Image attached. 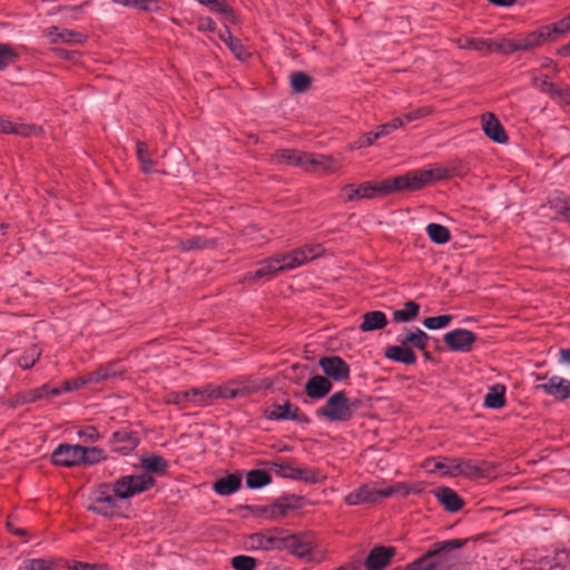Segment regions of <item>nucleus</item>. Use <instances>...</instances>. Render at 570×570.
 Here are the masks:
<instances>
[{
  "label": "nucleus",
  "instance_id": "1",
  "mask_svg": "<svg viewBox=\"0 0 570 570\" xmlns=\"http://www.w3.org/2000/svg\"><path fill=\"white\" fill-rule=\"evenodd\" d=\"M155 479L148 474L126 475L117 480L112 487L99 484L90 497L88 510L104 517L117 513V499H128L151 488Z\"/></svg>",
  "mask_w": 570,
  "mask_h": 570
},
{
  "label": "nucleus",
  "instance_id": "29",
  "mask_svg": "<svg viewBox=\"0 0 570 570\" xmlns=\"http://www.w3.org/2000/svg\"><path fill=\"white\" fill-rule=\"evenodd\" d=\"M304 154L293 149H282L273 155V160L277 164L295 165L303 168Z\"/></svg>",
  "mask_w": 570,
  "mask_h": 570
},
{
  "label": "nucleus",
  "instance_id": "40",
  "mask_svg": "<svg viewBox=\"0 0 570 570\" xmlns=\"http://www.w3.org/2000/svg\"><path fill=\"white\" fill-rule=\"evenodd\" d=\"M40 354L41 350L36 344L30 345L18 358L19 366L23 370L32 367L39 360Z\"/></svg>",
  "mask_w": 570,
  "mask_h": 570
},
{
  "label": "nucleus",
  "instance_id": "3",
  "mask_svg": "<svg viewBox=\"0 0 570 570\" xmlns=\"http://www.w3.org/2000/svg\"><path fill=\"white\" fill-rule=\"evenodd\" d=\"M448 177V170L442 167L424 170H412L401 176L377 181L379 196L384 197L392 193L403 190H417L433 181Z\"/></svg>",
  "mask_w": 570,
  "mask_h": 570
},
{
  "label": "nucleus",
  "instance_id": "19",
  "mask_svg": "<svg viewBox=\"0 0 570 570\" xmlns=\"http://www.w3.org/2000/svg\"><path fill=\"white\" fill-rule=\"evenodd\" d=\"M48 35L53 43L62 42L78 45L83 43L87 39V37L80 32L69 29H60L58 27H51Z\"/></svg>",
  "mask_w": 570,
  "mask_h": 570
},
{
  "label": "nucleus",
  "instance_id": "25",
  "mask_svg": "<svg viewBox=\"0 0 570 570\" xmlns=\"http://www.w3.org/2000/svg\"><path fill=\"white\" fill-rule=\"evenodd\" d=\"M397 341L401 345L424 350L428 345L429 335L424 331L415 328L414 331H407L403 335H400Z\"/></svg>",
  "mask_w": 570,
  "mask_h": 570
},
{
  "label": "nucleus",
  "instance_id": "12",
  "mask_svg": "<svg viewBox=\"0 0 570 570\" xmlns=\"http://www.w3.org/2000/svg\"><path fill=\"white\" fill-rule=\"evenodd\" d=\"M381 499L380 489H376L371 484H363L358 489L350 492L344 500L348 505H358L364 503H375Z\"/></svg>",
  "mask_w": 570,
  "mask_h": 570
},
{
  "label": "nucleus",
  "instance_id": "58",
  "mask_svg": "<svg viewBox=\"0 0 570 570\" xmlns=\"http://www.w3.org/2000/svg\"><path fill=\"white\" fill-rule=\"evenodd\" d=\"M199 4L209 7L213 11L220 13L222 11H226V1L225 0H197Z\"/></svg>",
  "mask_w": 570,
  "mask_h": 570
},
{
  "label": "nucleus",
  "instance_id": "63",
  "mask_svg": "<svg viewBox=\"0 0 570 570\" xmlns=\"http://www.w3.org/2000/svg\"><path fill=\"white\" fill-rule=\"evenodd\" d=\"M189 394H167V397L165 399L166 403H174V404H181Z\"/></svg>",
  "mask_w": 570,
  "mask_h": 570
},
{
  "label": "nucleus",
  "instance_id": "53",
  "mask_svg": "<svg viewBox=\"0 0 570 570\" xmlns=\"http://www.w3.org/2000/svg\"><path fill=\"white\" fill-rule=\"evenodd\" d=\"M82 450L86 452L83 455V461H82L85 463L92 464V463L101 461L105 458L104 451L99 448L82 446Z\"/></svg>",
  "mask_w": 570,
  "mask_h": 570
},
{
  "label": "nucleus",
  "instance_id": "48",
  "mask_svg": "<svg viewBox=\"0 0 570 570\" xmlns=\"http://www.w3.org/2000/svg\"><path fill=\"white\" fill-rule=\"evenodd\" d=\"M232 566L236 570H253L256 567V559L249 556H236L232 559Z\"/></svg>",
  "mask_w": 570,
  "mask_h": 570
},
{
  "label": "nucleus",
  "instance_id": "18",
  "mask_svg": "<svg viewBox=\"0 0 570 570\" xmlns=\"http://www.w3.org/2000/svg\"><path fill=\"white\" fill-rule=\"evenodd\" d=\"M269 420H299V410L286 401L284 404H273L265 410Z\"/></svg>",
  "mask_w": 570,
  "mask_h": 570
},
{
  "label": "nucleus",
  "instance_id": "28",
  "mask_svg": "<svg viewBox=\"0 0 570 570\" xmlns=\"http://www.w3.org/2000/svg\"><path fill=\"white\" fill-rule=\"evenodd\" d=\"M216 246L217 242L215 239H207L200 236H193L178 242V247L181 252L202 250L205 248H214Z\"/></svg>",
  "mask_w": 570,
  "mask_h": 570
},
{
  "label": "nucleus",
  "instance_id": "43",
  "mask_svg": "<svg viewBox=\"0 0 570 570\" xmlns=\"http://www.w3.org/2000/svg\"><path fill=\"white\" fill-rule=\"evenodd\" d=\"M274 471L276 474H278L283 478H291V479H303L304 478L303 470H301L298 468H294L293 465H291L288 463H275Z\"/></svg>",
  "mask_w": 570,
  "mask_h": 570
},
{
  "label": "nucleus",
  "instance_id": "52",
  "mask_svg": "<svg viewBox=\"0 0 570 570\" xmlns=\"http://www.w3.org/2000/svg\"><path fill=\"white\" fill-rule=\"evenodd\" d=\"M379 138H380V136H379L376 129L374 131L365 132L361 137H358L357 140H355L352 148L361 149V148L368 147V146L373 145L374 141Z\"/></svg>",
  "mask_w": 570,
  "mask_h": 570
},
{
  "label": "nucleus",
  "instance_id": "51",
  "mask_svg": "<svg viewBox=\"0 0 570 570\" xmlns=\"http://www.w3.org/2000/svg\"><path fill=\"white\" fill-rule=\"evenodd\" d=\"M434 112V108L432 106H423L415 110L409 111L405 114L404 119L407 122H412L419 119H422L424 117H428Z\"/></svg>",
  "mask_w": 570,
  "mask_h": 570
},
{
  "label": "nucleus",
  "instance_id": "32",
  "mask_svg": "<svg viewBox=\"0 0 570 570\" xmlns=\"http://www.w3.org/2000/svg\"><path fill=\"white\" fill-rule=\"evenodd\" d=\"M275 261L278 262L279 272L294 269L302 266V254L297 253L296 248L284 254L274 255Z\"/></svg>",
  "mask_w": 570,
  "mask_h": 570
},
{
  "label": "nucleus",
  "instance_id": "33",
  "mask_svg": "<svg viewBox=\"0 0 570 570\" xmlns=\"http://www.w3.org/2000/svg\"><path fill=\"white\" fill-rule=\"evenodd\" d=\"M426 234L429 238L438 245L445 244L450 240L451 234L448 227L436 224V223H430L426 226Z\"/></svg>",
  "mask_w": 570,
  "mask_h": 570
},
{
  "label": "nucleus",
  "instance_id": "34",
  "mask_svg": "<svg viewBox=\"0 0 570 570\" xmlns=\"http://www.w3.org/2000/svg\"><path fill=\"white\" fill-rule=\"evenodd\" d=\"M517 51L518 47L514 39L501 38L499 40H489L488 52H501L503 55H511Z\"/></svg>",
  "mask_w": 570,
  "mask_h": 570
},
{
  "label": "nucleus",
  "instance_id": "45",
  "mask_svg": "<svg viewBox=\"0 0 570 570\" xmlns=\"http://www.w3.org/2000/svg\"><path fill=\"white\" fill-rule=\"evenodd\" d=\"M18 58L16 51L6 43H0V70L6 69L9 65L13 63Z\"/></svg>",
  "mask_w": 570,
  "mask_h": 570
},
{
  "label": "nucleus",
  "instance_id": "41",
  "mask_svg": "<svg viewBox=\"0 0 570 570\" xmlns=\"http://www.w3.org/2000/svg\"><path fill=\"white\" fill-rule=\"evenodd\" d=\"M271 482V475L263 470H252L247 473L246 484L250 489L262 488Z\"/></svg>",
  "mask_w": 570,
  "mask_h": 570
},
{
  "label": "nucleus",
  "instance_id": "47",
  "mask_svg": "<svg viewBox=\"0 0 570 570\" xmlns=\"http://www.w3.org/2000/svg\"><path fill=\"white\" fill-rule=\"evenodd\" d=\"M451 321H452L451 315L431 316V317H426L423 321V325L428 330H439V328L445 327Z\"/></svg>",
  "mask_w": 570,
  "mask_h": 570
},
{
  "label": "nucleus",
  "instance_id": "6",
  "mask_svg": "<svg viewBox=\"0 0 570 570\" xmlns=\"http://www.w3.org/2000/svg\"><path fill=\"white\" fill-rule=\"evenodd\" d=\"M124 372V366L116 362L108 364L105 367H100L97 371L72 379L67 380L62 383L63 392H72L76 390L83 389L89 383H98L100 381L115 379L117 375H120Z\"/></svg>",
  "mask_w": 570,
  "mask_h": 570
},
{
  "label": "nucleus",
  "instance_id": "4",
  "mask_svg": "<svg viewBox=\"0 0 570 570\" xmlns=\"http://www.w3.org/2000/svg\"><path fill=\"white\" fill-rule=\"evenodd\" d=\"M318 364L325 376H312L305 384V392H330L332 381L343 382L350 376V365L340 356H324Z\"/></svg>",
  "mask_w": 570,
  "mask_h": 570
},
{
  "label": "nucleus",
  "instance_id": "17",
  "mask_svg": "<svg viewBox=\"0 0 570 570\" xmlns=\"http://www.w3.org/2000/svg\"><path fill=\"white\" fill-rule=\"evenodd\" d=\"M139 439L136 433L121 430L112 434L111 444L116 452L128 454L138 445Z\"/></svg>",
  "mask_w": 570,
  "mask_h": 570
},
{
  "label": "nucleus",
  "instance_id": "35",
  "mask_svg": "<svg viewBox=\"0 0 570 570\" xmlns=\"http://www.w3.org/2000/svg\"><path fill=\"white\" fill-rule=\"evenodd\" d=\"M419 309H420V306L417 303H415L413 301H407L404 304L403 309H396L393 312V320L395 322H403V323L410 322L417 316Z\"/></svg>",
  "mask_w": 570,
  "mask_h": 570
},
{
  "label": "nucleus",
  "instance_id": "42",
  "mask_svg": "<svg viewBox=\"0 0 570 570\" xmlns=\"http://www.w3.org/2000/svg\"><path fill=\"white\" fill-rule=\"evenodd\" d=\"M291 87L294 92H305L311 86V77L303 71H295L291 75Z\"/></svg>",
  "mask_w": 570,
  "mask_h": 570
},
{
  "label": "nucleus",
  "instance_id": "61",
  "mask_svg": "<svg viewBox=\"0 0 570 570\" xmlns=\"http://www.w3.org/2000/svg\"><path fill=\"white\" fill-rule=\"evenodd\" d=\"M36 400H37V396L35 394H22L21 397H17L14 401L13 400L4 401V403H7L11 407H14L19 403H22V402H35Z\"/></svg>",
  "mask_w": 570,
  "mask_h": 570
},
{
  "label": "nucleus",
  "instance_id": "2",
  "mask_svg": "<svg viewBox=\"0 0 570 570\" xmlns=\"http://www.w3.org/2000/svg\"><path fill=\"white\" fill-rule=\"evenodd\" d=\"M466 540L451 539L436 542L423 556L405 566V570H453L459 561L458 550Z\"/></svg>",
  "mask_w": 570,
  "mask_h": 570
},
{
  "label": "nucleus",
  "instance_id": "54",
  "mask_svg": "<svg viewBox=\"0 0 570 570\" xmlns=\"http://www.w3.org/2000/svg\"><path fill=\"white\" fill-rule=\"evenodd\" d=\"M505 394H485L483 404L490 409H501L505 405Z\"/></svg>",
  "mask_w": 570,
  "mask_h": 570
},
{
  "label": "nucleus",
  "instance_id": "56",
  "mask_svg": "<svg viewBox=\"0 0 570 570\" xmlns=\"http://www.w3.org/2000/svg\"><path fill=\"white\" fill-rule=\"evenodd\" d=\"M130 7L140 11H158L159 6L156 0H130Z\"/></svg>",
  "mask_w": 570,
  "mask_h": 570
},
{
  "label": "nucleus",
  "instance_id": "36",
  "mask_svg": "<svg viewBox=\"0 0 570 570\" xmlns=\"http://www.w3.org/2000/svg\"><path fill=\"white\" fill-rule=\"evenodd\" d=\"M137 158L140 163V168L145 174L153 171L155 161L151 159L147 145L138 140L136 142Z\"/></svg>",
  "mask_w": 570,
  "mask_h": 570
},
{
  "label": "nucleus",
  "instance_id": "31",
  "mask_svg": "<svg viewBox=\"0 0 570 570\" xmlns=\"http://www.w3.org/2000/svg\"><path fill=\"white\" fill-rule=\"evenodd\" d=\"M411 492L413 493H420L421 489L416 485H409L404 482H396L390 487H386L384 489H380V494L382 499L390 498L393 495H399L401 498H405Z\"/></svg>",
  "mask_w": 570,
  "mask_h": 570
},
{
  "label": "nucleus",
  "instance_id": "46",
  "mask_svg": "<svg viewBox=\"0 0 570 570\" xmlns=\"http://www.w3.org/2000/svg\"><path fill=\"white\" fill-rule=\"evenodd\" d=\"M541 29L546 33V40H550L552 38V35L554 33L563 35L570 31V27L564 20V18L560 19L553 24L544 26Z\"/></svg>",
  "mask_w": 570,
  "mask_h": 570
},
{
  "label": "nucleus",
  "instance_id": "64",
  "mask_svg": "<svg viewBox=\"0 0 570 570\" xmlns=\"http://www.w3.org/2000/svg\"><path fill=\"white\" fill-rule=\"evenodd\" d=\"M558 213L570 223V198H567L558 208Z\"/></svg>",
  "mask_w": 570,
  "mask_h": 570
},
{
  "label": "nucleus",
  "instance_id": "7",
  "mask_svg": "<svg viewBox=\"0 0 570 570\" xmlns=\"http://www.w3.org/2000/svg\"><path fill=\"white\" fill-rule=\"evenodd\" d=\"M493 470V465L485 461L473 462L464 459H450L445 474L451 476L463 475L471 479H478L489 476Z\"/></svg>",
  "mask_w": 570,
  "mask_h": 570
},
{
  "label": "nucleus",
  "instance_id": "16",
  "mask_svg": "<svg viewBox=\"0 0 570 570\" xmlns=\"http://www.w3.org/2000/svg\"><path fill=\"white\" fill-rule=\"evenodd\" d=\"M395 549L392 547H375L368 553L365 566L367 570H381L390 562Z\"/></svg>",
  "mask_w": 570,
  "mask_h": 570
},
{
  "label": "nucleus",
  "instance_id": "50",
  "mask_svg": "<svg viewBox=\"0 0 570 570\" xmlns=\"http://www.w3.org/2000/svg\"><path fill=\"white\" fill-rule=\"evenodd\" d=\"M403 126H404V120L400 117H396V118H393L389 122L377 126L376 131L381 138L383 136H387L389 134H391L392 131H394L399 128H402Z\"/></svg>",
  "mask_w": 570,
  "mask_h": 570
},
{
  "label": "nucleus",
  "instance_id": "60",
  "mask_svg": "<svg viewBox=\"0 0 570 570\" xmlns=\"http://www.w3.org/2000/svg\"><path fill=\"white\" fill-rule=\"evenodd\" d=\"M246 235L249 236L250 240H254L258 246L267 240V238L263 235H259V232L254 227L247 228Z\"/></svg>",
  "mask_w": 570,
  "mask_h": 570
},
{
  "label": "nucleus",
  "instance_id": "14",
  "mask_svg": "<svg viewBox=\"0 0 570 570\" xmlns=\"http://www.w3.org/2000/svg\"><path fill=\"white\" fill-rule=\"evenodd\" d=\"M304 170L316 171L318 169L325 173H335L338 167L331 156L322 154L305 153L304 154Z\"/></svg>",
  "mask_w": 570,
  "mask_h": 570
},
{
  "label": "nucleus",
  "instance_id": "11",
  "mask_svg": "<svg viewBox=\"0 0 570 570\" xmlns=\"http://www.w3.org/2000/svg\"><path fill=\"white\" fill-rule=\"evenodd\" d=\"M475 334L469 330L456 328L444 335V343L451 351L468 352L475 342Z\"/></svg>",
  "mask_w": 570,
  "mask_h": 570
},
{
  "label": "nucleus",
  "instance_id": "62",
  "mask_svg": "<svg viewBox=\"0 0 570 570\" xmlns=\"http://www.w3.org/2000/svg\"><path fill=\"white\" fill-rule=\"evenodd\" d=\"M220 13L225 16V21L227 23H232V24L238 23V17L235 14L233 9L228 4L226 6V11H222Z\"/></svg>",
  "mask_w": 570,
  "mask_h": 570
},
{
  "label": "nucleus",
  "instance_id": "30",
  "mask_svg": "<svg viewBox=\"0 0 570 570\" xmlns=\"http://www.w3.org/2000/svg\"><path fill=\"white\" fill-rule=\"evenodd\" d=\"M141 466L146 471L144 474L157 473V474H165L168 469V462L159 455H148L141 459Z\"/></svg>",
  "mask_w": 570,
  "mask_h": 570
},
{
  "label": "nucleus",
  "instance_id": "39",
  "mask_svg": "<svg viewBox=\"0 0 570 570\" xmlns=\"http://www.w3.org/2000/svg\"><path fill=\"white\" fill-rule=\"evenodd\" d=\"M33 131V127L27 125H17L10 120L0 118V132L1 134H14L19 136H29Z\"/></svg>",
  "mask_w": 570,
  "mask_h": 570
},
{
  "label": "nucleus",
  "instance_id": "26",
  "mask_svg": "<svg viewBox=\"0 0 570 570\" xmlns=\"http://www.w3.org/2000/svg\"><path fill=\"white\" fill-rule=\"evenodd\" d=\"M387 324L386 316L381 311L367 312L363 315V322L360 325L362 332L381 330Z\"/></svg>",
  "mask_w": 570,
  "mask_h": 570
},
{
  "label": "nucleus",
  "instance_id": "44",
  "mask_svg": "<svg viewBox=\"0 0 570 570\" xmlns=\"http://www.w3.org/2000/svg\"><path fill=\"white\" fill-rule=\"evenodd\" d=\"M540 386L548 392H570V381L558 376L551 377L548 383Z\"/></svg>",
  "mask_w": 570,
  "mask_h": 570
},
{
  "label": "nucleus",
  "instance_id": "15",
  "mask_svg": "<svg viewBox=\"0 0 570 570\" xmlns=\"http://www.w3.org/2000/svg\"><path fill=\"white\" fill-rule=\"evenodd\" d=\"M482 128L489 139L497 144H505L508 135L499 121V119L491 112L482 116Z\"/></svg>",
  "mask_w": 570,
  "mask_h": 570
},
{
  "label": "nucleus",
  "instance_id": "24",
  "mask_svg": "<svg viewBox=\"0 0 570 570\" xmlns=\"http://www.w3.org/2000/svg\"><path fill=\"white\" fill-rule=\"evenodd\" d=\"M219 39L229 48L237 59L246 60L249 58L250 53L244 48L242 42L232 35L227 27L219 32Z\"/></svg>",
  "mask_w": 570,
  "mask_h": 570
},
{
  "label": "nucleus",
  "instance_id": "57",
  "mask_svg": "<svg viewBox=\"0 0 570 570\" xmlns=\"http://www.w3.org/2000/svg\"><path fill=\"white\" fill-rule=\"evenodd\" d=\"M532 85L540 91L548 95H550L554 87V83L549 80L548 76L534 77L532 79Z\"/></svg>",
  "mask_w": 570,
  "mask_h": 570
},
{
  "label": "nucleus",
  "instance_id": "8",
  "mask_svg": "<svg viewBox=\"0 0 570 570\" xmlns=\"http://www.w3.org/2000/svg\"><path fill=\"white\" fill-rule=\"evenodd\" d=\"M284 548L298 558H311L316 546L312 533L292 534L282 539Z\"/></svg>",
  "mask_w": 570,
  "mask_h": 570
},
{
  "label": "nucleus",
  "instance_id": "21",
  "mask_svg": "<svg viewBox=\"0 0 570 570\" xmlns=\"http://www.w3.org/2000/svg\"><path fill=\"white\" fill-rule=\"evenodd\" d=\"M514 40L517 42L518 51H531L547 41L546 33L542 29L531 31Z\"/></svg>",
  "mask_w": 570,
  "mask_h": 570
},
{
  "label": "nucleus",
  "instance_id": "38",
  "mask_svg": "<svg viewBox=\"0 0 570 570\" xmlns=\"http://www.w3.org/2000/svg\"><path fill=\"white\" fill-rule=\"evenodd\" d=\"M297 253L302 254V264H306L316 259L325 254V248L322 244H306L296 248Z\"/></svg>",
  "mask_w": 570,
  "mask_h": 570
},
{
  "label": "nucleus",
  "instance_id": "10",
  "mask_svg": "<svg viewBox=\"0 0 570 570\" xmlns=\"http://www.w3.org/2000/svg\"><path fill=\"white\" fill-rule=\"evenodd\" d=\"M85 451L81 445H59L52 453V461L57 465L72 466L82 463Z\"/></svg>",
  "mask_w": 570,
  "mask_h": 570
},
{
  "label": "nucleus",
  "instance_id": "49",
  "mask_svg": "<svg viewBox=\"0 0 570 570\" xmlns=\"http://www.w3.org/2000/svg\"><path fill=\"white\" fill-rule=\"evenodd\" d=\"M53 562L48 559H27L23 561L26 570H52Z\"/></svg>",
  "mask_w": 570,
  "mask_h": 570
},
{
  "label": "nucleus",
  "instance_id": "55",
  "mask_svg": "<svg viewBox=\"0 0 570 570\" xmlns=\"http://www.w3.org/2000/svg\"><path fill=\"white\" fill-rule=\"evenodd\" d=\"M553 100L570 105V90L567 87H557L554 85L553 90L549 95Z\"/></svg>",
  "mask_w": 570,
  "mask_h": 570
},
{
  "label": "nucleus",
  "instance_id": "27",
  "mask_svg": "<svg viewBox=\"0 0 570 570\" xmlns=\"http://www.w3.org/2000/svg\"><path fill=\"white\" fill-rule=\"evenodd\" d=\"M240 478L236 474H228L215 481L213 488L220 495H229L236 492L240 487Z\"/></svg>",
  "mask_w": 570,
  "mask_h": 570
},
{
  "label": "nucleus",
  "instance_id": "13",
  "mask_svg": "<svg viewBox=\"0 0 570 570\" xmlns=\"http://www.w3.org/2000/svg\"><path fill=\"white\" fill-rule=\"evenodd\" d=\"M249 379L243 381H230L224 385H218L209 392H257L261 390H269L273 387V381L269 379L262 380L257 385H248Z\"/></svg>",
  "mask_w": 570,
  "mask_h": 570
},
{
  "label": "nucleus",
  "instance_id": "37",
  "mask_svg": "<svg viewBox=\"0 0 570 570\" xmlns=\"http://www.w3.org/2000/svg\"><path fill=\"white\" fill-rule=\"evenodd\" d=\"M489 40L484 38H459L455 43L461 49H471L475 51H489Z\"/></svg>",
  "mask_w": 570,
  "mask_h": 570
},
{
  "label": "nucleus",
  "instance_id": "5",
  "mask_svg": "<svg viewBox=\"0 0 570 570\" xmlns=\"http://www.w3.org/2000/svg\"><path fill=\"white\" fill-rule=\"evenodd\" d=\"M360 405V400L348 399L346 394H331L325 404L316 410V415L331 423L347 422Z\"/></svg>",
  "mask_w": 570,
  "mask_h": 570
},
{
  "label": "nucleus",
  "instance_id": "59",
  "mask_svg": "<svg viewBox=\"0 0 570 570\" xmlns=\"http://www.w3.org/2000/svg\"><path fill=\"white\" fill-rule=\"evenodd\" d=\"M216 28V24L214 20L209 17L200 18L198 20V30L200 31H214Z\"/></svg>",
  "mask_w": 570,
  "mask_h": 570
},
{
  "label": "nucleus",
  "instance_id": "9",
  "mask_svg": "<svg viewBox=\"0 0 570 570\" xmlns=\"http://www.w3.org/2000/svg\"><path fill=\"white\" fill-rule=\"evenodd\" d=\"M379 196L377 183L366 181L360 185H345L340 190V198L344 202H353L355 199H371Z\"/></svg>",
  "mask_w": 570,
  "mask_h": 570
},
{
  "label": "nucleus",
  "instance_id": "22",
  "mask_svg": "<svg viewBox=\"0 0 570 570\" xmlns=\"http://www.w3.org/2000/svg\"><path fill=\"white\" fill-rule=\"evenodd\" d=\"M434 495L450 512H456L463 505L462 499L450 488H439L434 491Z\"/></svg>",
  "mask_w": 570,
  "mask_h": 570
},
{
  "label": "nucleus",
  "instance_id": "20",
  "mask_svg": "<svg viewBox=\"0 0 570 570\" xmlns=\"http://www.w3.org/2000/svg\"><path fill=\"white\" fill-rule=\"evenodd\" d=\"M279 272L278 262L275 261L274 256L268 257L257 263L255 271L248 272L244 278L248 281H256L263 277L275 275Z\"/></svg>",
  "mask_w": 570,
  "mask_h": 570
},
{
  "label": "nucleus",
  "instance_id": "23",
  "mask_svg": "<svg viewBox=\"0 0 570 570\" xmlns=\"http://www.w3.org/2000/svg\"><path fill=\"white\" fill-rule=\"evenodd\" d=\"M385 356L395 362H400L406 365L414 364L416 356L414 352L406 345H394L390 346L385 351Z\"/></svg>",
  "mask_w": 570,
  "mask_h": 570
}]
</instances>
